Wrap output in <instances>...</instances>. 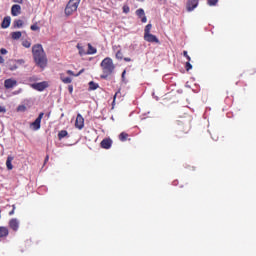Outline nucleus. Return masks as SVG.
<instances>
[{"label": "nucleus", "mask_w": 256, "mask_h": 256, "mask_svg": "<svg viewBox=\"0 0 256 256\" xmlns=\"http://www.w3.org/2000/svg\"><path fill=\"white\" fill-rule=\"evenodd\" d=\"M49 161V155H46L44 163H47Z\"/></svg>", "instance_id": "nucleus-43"}, {"label": "nucleus", "mask_w": 256, "mask_h": 256, "mask_svg": "<svg viewBox=\"0 0 256 256\" xmlns=\"http://www.w3.org/2000/svg\"><path fill=\"white\" fill-rule=\"evenodd\" d=\"M11 15L12 17H18V15H21V6L19 4L12 5Z\"/></svg>", "instance_id": "nucleus-9"}, {"label": "nucleus", "mask_w": 256, "mask_h": 256, "mask_svg": "<svg viewBox=\"0 0 256 256\" xmlns=\"http://www.w3.org/2000/svg\"><path fill=\"white\" fill-rule=\"evenodd\" d=\"M116 59H123V52H121V50H118L117 52H116Z\"/></svg>", "instance_id": "nucleus-28"}, {"label": "nucleus", "mask_w": 256, "mask_h": 256, "mask_svg": "<svg viewBox=\"0 0 256 256\" xmlns=\"http://www.w3.org/2000/svg\"><path fill=\"white\" fill-rule=\"evenodd\" d=\"M9 215H10V216H11V215H15V210L10 211V212H9Z\"/></svg>", "instance_id": "nucleus-45"}, {"label": "nucleus", "mask_w": 256, "mask_h": 256, "mask_svg": "<svg viewBox=\"0 0 256 256\" xmlns=\"http://www.w3.org/2000/svg\"><path fill=\"white\" fill-rule=\"evenodd\" d=\"M151 29H153V25L147 24L144 29V35H149L151 33Z\"/></svg>", "instance_id": "nucleus-24"}, {"label": "nucleus", "mask_w": 256, "mask_h": 256, "mask_svg": "<svg viewBox=\"0 0 256 256\" xmlns=\"http://www.w3.org/2000/svg\"><path fill=\"white\" fill-rule=\"evenodd\" d=\"M97 53V48L93 47L91 43H88V50L86 52V55H95Z\"/></svg>", "instance_id": "nucleus-15"}, {"label": "nucleus", "mask_w": 256, "mask_h": 256, "mask_svg": "<svg viewBox=\"0 0 256 256\" xmlns=\"http://www.w3.org/2000/svg\"><path fill=\"white\" fill-rule=\"evenodd\" d=\"M77 49L79 51V55L83 57V55H87V51H85V48L81 44H77Z\"/></svg>", "instance_id": "nucleus-18"}, {"label": "nucleus", "mask_w": 256, "mask_h": 256, "mask_svg": "<svg viewBox=\"0 0 256 256\" xmlns=\"http://www.w3.org/2000/svg\"><path fill=\"white\" fill-rule=\"evenodd\" d=\"M128 137H129V134H127V132H122L119 135V140L122 142H125L127 141Z\"/></svg>", "instance_id": "nucleus-23"}, {"label": "nucleus", "mask_w": 256, "mask_h": 256, "mask_svg": "<svg viewBox=\"0 0 256 256\" xmlns=\"http://www.w3.org/2000/svg\"><path fill=\"white\" fill-rule=\"evenodd\" d=\"M0 113H7V109L3 106H0Z\"/></svg>", "instance_id": "nucleus-33"}, {"label": "nucleus", "mask_w": 256, "mask_h": 256, "mask_svg": "<svg viewBox=\"0 0 256 256\" xmlns=\"http://www.w3.org/2000/svg\"><path fill=\"white\" fill-rule=\"evenodd\" d=\"M125 73H126V71L124 70V71L122 72V78L125 77Z\"/></svg>", "instance_id": "nucleus-46"}, {"label": "nucleus", "mask_w": 256, "mask_h": 256, "mask_svg": "<svg viewBox=\"0 0 256 256\" xmlns=\"http://www.w3.org/2000/svg\"><path fill=\"white\" fill-rule=\"evenodd\" d=\"M185 69L186 71H191V69H193V65H191V62H186Z\"/></svg>", "instance_id": "nucleus-29"}, {"label": "nucleus", "mask_w": 256, "mask_h": 256, "mask_svg": "<svg viewBox=\"0 0 256 256\" xmlns=\"http://www.w3.org/2000/svg\"><path fill=\"white\" fill-rule=\"evenodd\" d=\"M60 79L62 81V83H65V84H69V83H72L73 79H71V77H65V74H60Z\"/></svg>", "instance_id": "nucleus-17"}, {"label": "nucleus", "mask_w": 256, "mask_h": 256, "mask_svg": "<svg viewBox=\"0 0 256 256\" xmlns=\"http://www.w3.org/2000/svg\"><path fill=\"white\" fill-rule=\"evenodd\" d=\"M100 67L102 69V74L100 75L101 79H109V77L115 73V64L110 57L104 58L100 63Z\"/></svg>", "instance_id": "nucleus-2"}, {"label": "nucleus", "mask_w": 256, "mask_h": 256, "mask_svg": "<svg viewBox=\"0 0 256 256\" xmlns=\"http://www.w3.org/2000/svg\"><path fill=\"white\" fill-rule=\"evenodd\" d=\"M45 113L41 112L34 122L31 123V127L34 131H39L41 129V121L44 117Z\"/></svg>", "instance_id": "nucleus-4"}, {"label": "nucleus", "mask_w": 256, "mask_h": 256, "mask_svg": "<svg viewBox=\"0 0 256 256\" xmlns=\"http://www.w3.org/2000/svg\"><path fill=\"white\" fill-rule=\"evenodd\" d=\"M21 224V222L19 221V219L17 218H12L9 220L8 222V227L14 231L15 233H17V231H19V225Z\"/></svg>", "instance_id": "nucleus-6"}, {"label": "nucleus", "mask_w": 256, "mask_h": 256, "mask_svg": "<svg viewBox=\"0 0 256 256\" xmlns=\"http://www.w3.org/2000/svg\"><path fill=\"white\" fill-rule=\"evenodd\" d=\"M124 61H126L127 63L131 62V58H124Z\"/></svg>", "instance_id": "nucleus-44"}, {"label": "nucleus", "mask_w": 256, "mask_h": 256, "mask_svg": "<svg viewBox=\"0 0 256 256\" xmlns=\"http://www.w3.org/2000/svg\"><path fill=\"white\" fill-rule=\"evenodd\" d=\"M0 63H5V59L3 58V56H0Z\"/></svg>", "instance_id": "nucleus-42"}, {"label": "nucleus", "mask_w": 256, "mask_h": 256, "mask_svg": "<svg viewBox=\"0 0 256 256\" xmlns=\"http://www.w3.org/2000/svg\"><path fill=\"white\" fill-rule=\"evenodd\" d=\"M115 99H117V92L113 97L112 107H115Z\"/></svg>", "instance_id": "nucleus-37"}, {"label": "nucleus", "mask_w": 256, "mask_h": 256, "mask_svg": "<svg viewBox=\"0 0 256 256\" xmlns=\"http://www.w3.org/2000/svg\"><path fill=\"white\" fill-rule=\"evenodd\" d=\"M186 59H187V62H188V63H191V56H190V55H188V56L186 57Z\"/></svg>", "instance_id": "nucleus-41"}, {"label": "nucleus", "mask_w": 256, "mask_h": 256, "mask_svg": "<svg viewBox=\"0 0 256 256\" xmlns=\"http://www.w3.org/2000/svg\"><path fill=\"white\" fill-rule=\"evenodd\" d=\"M12 210H14V211H15V205H12Z\"/></svg>", "instance_id": "nucleus-47"}, {"label": "nucleus", "mask_w": 256, "mask_h": 256, "mask_svg": "<svg viewBox=\"0 0 256 256\" xmlns=\"http://www.w3.org/2000/svg\"><path fill=\"white\" fill-rule=\"evenodd\" d=\"M17 86V80L13 79H6L4 81V87L5 89H13V87Z\"/></svg>", "instance_id": "nucleus-12"}, {"label": "nucleus", "mask_w": 256, "mask_h": 256, "mask_svg": "<svg viewBox=\"0 0 256 256\" xmlns=\"http://www.w3.org/2000/svg\"><path fill=\"white\" fill-rule=\"evenodd\" d=\"M12 162H13V157L8 156V158L6 160V167H7L8 171H12V169H13Z\"/></svg>", "instance_id": "nucleus-16"}, {"label": "nucleus", "mask_w": 256, "mask_h": 256, "mask_svg": "<svg viewBox=\"0 0 256 256\" xmlns=\"http://www.w3.org/2000/svg\"><path fill=\"white\" fill-rule=\"evenodd\" d=\"M217 3H219V0H208V5L210 7L217 5Z\"/></svg>", "instance_id": "nucleus-25"}, {"label": "nucleus", "mask_w": 256, "mask_h": 256, "mask_svg": "<svg viewBox=\"0 0 256 256\" xmlns=\"http://www.w3.org/2000/svg\"><path fill=\"white\" fill-rule=\"evenodd\" d=\"M0 53H1V55H7V49L2 48V49L0 50Z\"/></svg>", "instance_id": "nucleus-32"}, {"label": "nucleus", "mask_w": 256, "mask_h": 256, "mask_svg": "<svg viewBox=\"0 0 256 256\" xmlns=\"http://www.w3.org/2000/svg\"><path fill=\"white\" fill-rule=\"evenodd\" d=\"M96 89H99V84L94 81L89 82V91H96Z\"/></svg>", "instance_id": "nucleus-19"}, {"label": "nucleus", "mask_w": 256, "mask_h": 256, "mask_svg": "<svg viewBox=\"0 0 256 256\" xmlns=\"http://www.w3.org/2000/svg\"><path fill=\"white\" fill-rule=\"evenodd\" d=\"M199 5V0H188L186 4V9L188 12L194 11Z\"/></svg>", "instance_id": "nucleus-7"}, {"label": "nucleus", "mask_w": 256, "mask_h": 256, "mask_svg": "<svg viewBox=\"0 0 256 256\" xmlns=\"http://www.w3.org/2000/svg\"><path fill=\"white\" fill-rule=\"evenodd\" d=\"M69 135V132H67V130H61L58 133V139L61 141V139H65V137H67Z\"/></svg>", "instance_id": "nucleus-20"}, {"label": "nucleus", "mask_w": 256, "mask_h": 256, "mask_svg": "<svg viewBox=\"0 0 256 256\" xmlns=\"http://www.w3.org/2000/svg\"><path fill=\"white\" fill-rule=\"evenodd\" d=\"M183 55H184V57H188L189 56V54L187 53V50L183 51Z\"/></svg>", "instance_id": "nucleus-40"}, {"label": "nucleus", "mask_w": 256, "mask_h": 256, "mask_svg": "<svg viewBox=\"0 0 256 256\" xmlns=\"http://www.w3.org/2000/svg\"><path fill=\"white\" fill-rule=\"evenodd\" d=\"M9 25H11V16H6L2 21L1 27L2 29H7Z\"/></svg>", "instance_id": "nucleus-14"}, {"label": "nucleus", "mask_w": 256, "mask_h": 256, "mask_svg": "<svg viewBox=\"0 0 256 256\" xmlns=\"http://www.w3.org/2000/svg\"><path fill=\"white\" fill-rule=\"evenodd\" d=\"M26 109H27V107H25L23 105L18 107V111H26Z\"/></svg>", "instance_id": "nucleus-36"}, {"label": "nucleus", "mask_w": 256, "mask_h": 256, "mask_svg": "<svg viewBox=\"0 0 256 256\" xmlns=\"http://www.w3.org/2000/svg\"><path fill=\"white\" fill-rule=\"evenodd\" d=\"M21 36H22L21 31H16L11 33V37L14 40L21 39Z\"/></svg>", "instance_id": "nucleus-22"}, {"label": "nucleus", "mask_w": 256, "mask_h": 256, "mask_svg": "<svg viewBox=\"0 0 256 256\" xmlns=\"http://www.w3.org/2000/svg\"><path fill=\"white\" fill-rule=\"evenodd\" d=\"M13 25L17 29H21V27H23V20L17 19V20L14 21Z\"/></svg>", "instance_id": "nucleus-21"}, {"label": "nucleus", "mask_w": 256, "mask_h": 256, "mask_svg": "<svg viewBox=\"0 0 256 256\" xmlns=\"http://www.w3.org/2000/svg\"><path fill=\"white\" fill-rule=\"evenodd\" d=\"M69 93H73V85L68 86Z\"/></svg>", "instance_id": "nucleus-39"}, {"label": "nucleus", "mask_w": 256, "mask_h": 256, "mask_svg": "<svg viewBox=\"0 0 256 256\" xmlns=\"http://www.w3.org/2000/svg\"><path fill=\"white\" fill-rule=\"evenodd\" d=\"M23 47H25L26 49H29V47H31V42L24 40L22 42Z\"/></svg>", "instance_id": "nucleus-26"}, {"label": "nucleus", "mask_w": 256, "mask_h": 256, "mask_svg": "<svg viewBox=\"0 0 256 256\" xmlns=\"http://www.w3.org/2000/svg\"><path fill=\"white\" fill-rule=\"evenodd\" d=\"M32 55L34 59V63L37 65V67H40V69H45L47 67V54L45 53V50L43 49V45L36 44L32 47Z\"/></svg>", "instance_id": "nucleus-1"}, {"label": "nucleus", "mask_w": 256, "mask_h": 256, "mask_svg": "<svg viewBox=\"0 0 256 256\" xmlns=\"http://www.w3.org/2000/svg\"><path fill=\"white\" fill-rule=\"evenodd\" d=\"M82 73H85V69H81L76 75L75 77H79V75H81Z\"/></svg>", "instance_id": "nucleus-34"}, {"label": "nucleus", "mask_w": 256, "mask_h": 256, "mask_svg": "<svg viewBox=\"0 0 256 256\" xmlns=\"http://www.w3.org/2000/svg\"><path fill=\"white\" fill-rule=\"evenodd\" d=\"M79 3H81V0H69L64 10L65 15L67 17L73 15L79 8Z\"/></svg>", "instance_id": "nucleus-3"}, {"label": "nucleus", "mask_w": 256, "mask_h": 256, "mask_svg": "<svg viewBox=\"0 0 256 256\" xmlns=\"http://www.w3.org/2000/svg\"><path fill=\"white\" fill-rule=\"evenodd\" d=\"M136 15L139 17V19H141L143 23L147 21V16H145V10H143V8L136 10Z\"/></svg>", "instance_id": "nucleus-13"}, {"label": "nucleus", "mask_w": 256, "mask_h": 256, "mask_svg": "<svg viewBox=\"0 0 256 256\" xmlns=\"http://www.w3.org/2000/svg\"><path fill=\"white\" fill-rule=\"evenodd\" d=\"M30 29H31V31H39L40 28H39V25L33 24L30 26Z\"/></svg>", "instance_id": "nucleus-30"}, {"label": "nucleus", "mask_w": 256, "mask_h": 256, "mask_svg": "<svg viewBox=\"0 0 256 256\" xmlns=\"http://www.w3.org/2000/svg\"><path fill=\"white\" fill-rule=\"evenodd\" d=\"M66 73H67V75H72L74 77L76 75L72 70H67Z\"/></svg>", "instance_id": "nucleus-35"}, {"label": "nucleus", "mask_w": 256, "mask_h": 256, "mask_svg": "<svg viewBox=\"0 0 256 256\" xmlns=\"http://www.w3.org/2000/svg\"><path fill=\"white\" fill-rule=\"evenodd\" d=\"M122 10H123V13H125L127 15V13H129V11H131V8H129V5H124Z\"/></svg>", "instance_id": "nucleus-27"}, {"label": "nucleus", "mask_w": 256, "mask_h": 256, "mask_svg": "<svg viewBox=\"0 0 256 256\" xmlns=\"http://www.w3.org/2000/svg\"><path fill=\"white\" fill-rule=\"evenodd\" d=\"M85 127V119L81 114H78L75 121L76 129H83Z\"/></svg>", "instance_id": "nucleus-8"}, {"label": "nucleus", "mask_w": 256, "mask_h": 256, "mask_svg": "<svg viewBox=\"0 0 256 256\" xmlns=\"http://www.w3.org/2000/svg\"><path fill=\"white\" fill-rule=\"evenodd\" d=\"M13 3H19L20 5H23V0H13Z\"/></svg>", "instance_id": "nucleus-38"}, {"label": "nucleus", "mask_w": 256, "mask_h": 256, "mask_svg": "<svg viewBox=\"0 0 256 256\" xmlns=\"http://www.w3.org/2000/svg\"><path fill=\"white\" fill-rule=\"evenodd\" d=\"M181 131H183V133H187V130H185V126L180 125V126L178 127V134L181 133Z\"/></svg>", "instance_id": "nucleus-31"}, {"label": "nucleus", "mask_w": 256, "mask_h": 256, "mask_svg": "<svg viewBox=\"0 0 256 256\" xmlns=\"http://www.w3.org/2000/svg\"><path fill=\"white\" fill-rule=\"evenodd\" d=\"M102 149H111V145H113V140L111 138H105L100 143Z\"/></svg>", "instance_id": "nucleus-11"}, {"label": "nucleus", "mask_w": 256, "mask_h": 256, "mask_svg": "<svg viewBox=\"0 0 256 256\" xmlns=\"http://www.w3.org/2000/svg\"><path fill=\"white\" fill-rule=\"evenodd\" d=\"M144 40L147 41V43H159V38L153 34H144Z\"/></svg>", "instance_id": "nucleus-10"}, {"label": "nucleus", "mask_w": 256, "mask_h": 256, "mask_svg": "<svg viewBox=\"0 0 256 256\" xmlns=\"http://www.w3.org/2000/svg\"><path fill=\"white\" fill-rule=\"evenodd\" d=\"M32 89H35V91H45L47 87H49V82L43 81L31 84Z\"/></svg>", "instance_id": "nucleus-5"}]
</instances>
